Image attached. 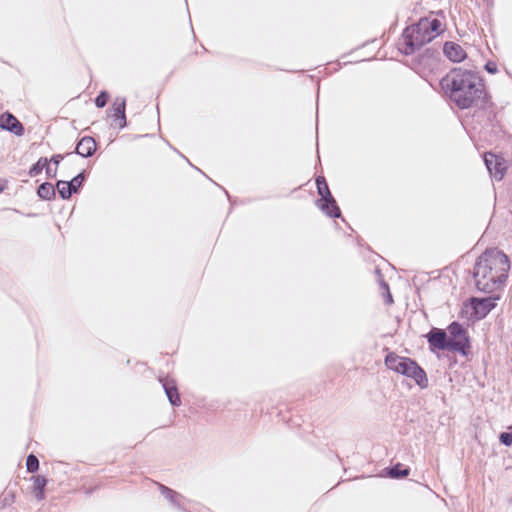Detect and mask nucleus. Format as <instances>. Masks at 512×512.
Here are the masks:
<instances>
[{
  "mask_svg": "<svg viewBox=\"0 0 512 512\" xmlns=\"http://www.w3.org/2000/svg\"><path fill=\"white\" fill-rule=\"evenodd\" d=\"M448 341L456 345L450 348V352H457L462 356H468L471 350L470 337L467 329L458 321H453L446 328Z\"/></svg>",
  "mask_w": 512,
  "mask_h": 512,
  "instance_id": "obj_4",
  "label": "nucleus"
},
{
  "mask_svg": "<svg viewBox=\"0 0 512 512\" xmlns=\"http://www.w3.org/2000/svg\"><path fill=\"white\" fill-rule=\"evenodd\" d=\"M316 186H317V192L320 196L319 198H322L324 196L331 198V192H330L328 183L324 176H318L316 178Z\"/></svg>",
  "mask_w": 512,
  "mask_h": 512,
  "instance_id": "obj_21",
  "label": "nucleus"
},
{
  "mask_svg": "<svg viewBox=\"0 0 512 512\" xmlns=\"http://www.w3.org/2000/svg\"><path fill=\"white\" fill-rule=\"evenodd\" d=\"M500 296H489L485 298H472L471 308L478 319L485 318L497 305Z\"/></svg>",
  "mask_w": 512,
  "mask_h": 512,
  "instance_id": "obj_8",
  "label": "nucleus"
},
{
  "mask_svg": "<svg viewBox=\"0 0 512 512\" xmlns=\"http://www.w3.org/2000/svg\"><path fill=\"white\" fill-rule=\"evenodd\" d=\"M86 181V173L85 171L80 172L75 177L72 178V180L67 181L69 186L71 187L73 193H78L80 189L82 188L84 182Z\"/></svg>",
  "mask_w": 512,
  "mask_h": 512,
  "instance_id": "obj_22",
  "label": "nucleus"
},
{
  "mask_svg": "<svg viewBox=\"0 0 512 512\" xmlns=\"http://www.w3.org/2000/svg\"><path fill=\"white\" fill-rule=\"evenodd\" d=\"M485 70L490 74H495L498 71L497 65L494 62H487L485 64Z\"/></svg>",
  "mask_w": 512,
  "mask_h": 512,
  "instance_id": "obj_28",
  "label": "nucleus"
},
{
  "mask_svg": "<svg viewBox=\"0 0 512 512\" xmlns=\"http://www.w3.org/2000/svg\"><path fill=\"white\" fill-rule=\"evenodd\" d=\"M316 206L330 218H338L341 216V210L332 194L331 198L324 196L317 199Z\"/></svg>",
  "mask_w": 512,
  "mask_h": 512,
  "instance_id": "obj_11",
  "label": "nucleus"
},
{
  "mask_svg": "<svg viewBox=\"0 0 512 512\" xmlns=\"http://www.w3.org/2000/svg\"><path fill=\"white\" fill-rule=\"evenodd\" d=\"M56 189L59 193L60 198L63 200H68L73 194V191H72L73 189H71V187L69 186L67 181H64V180L57 181L55 190Z\"/></svg>",
  "mask_w": 512,
  "mask_h": 512,
  "instance_id": "obj_20",
  "label": "nucleus"
},
{
  "mask_svg": "<svg viewBox=\"0 0 512 512\" xmlns=\"http://www.w3.org/2000/svg\"><path fill=\"white\" fill-rule=\"evenodd\" d=\"M27 471L34 473L39 469V460L34 454H29L26 459Z\"/></svg>",
  "mask_w": 512,
  "mask_h": 512,
  "instance_id": "obj_25",
  "label": "nucleus"
},
{
  "mask_svg": "<svg viewBox=\"0 0 512 512\" xmlns=\"http://www.w3.org/2000/svg\"><path fill=\"white\" fill-rule=\"evenodd\" d=\"M117 120H119V127L120 128L126 127V125H127L126 114H123V115L119 116V118Z\"/></svg>",
  "mask_w": 512,
  "mask_h": 512,
  "instance_id": "obj_31",
  "label": "nucleus"
},
{
  "mask_svg": "<svg viewBox=\"0 0 512 512\" xmlns=\"http://www.w3.org/2000/svg\"><path fill=\"white\" fill-rule=\"evenodd\" d=\"M64 156L61 154H55L51 157L49 160V163H53L56 167L60 164V162L63 160Z\"/></svg>",
  "mask_w": 512,
  "mask_h": 512,
  "instance_id": "obj_30",
  "label": "nucleus"
},
{
  "mask_svg": "<svg viewBox=\"0 0 512 512\" xmlns=\"http://www.w3.org/2000/svg\"><path fill=\"white\" fill-rule=\"evenodd\" d=\"M441 88L459 109H488L493 103L481 76L472 70L454 68L440 80Z\"/></svg>",
  "mask_w": 512,
  "mask_h": 512,
  "instance_id": "obj_1",
  "label": "nucleus"
},
{
  "mask_svg": "<svg viewBox=\"0 0 512 512\" xmlns=\"http://www.w3.org/2000/svg\"><path fill=\"white\" fill-rule=\"evenodd\" d=\"M398 373L406 377L412 378L416 382V384L422 389L428 387V378L425 370L422 367H420L415 360L411 358H404L403 365H401V368Z\"/></svg>",
  "mask_w": 512,
  "mask_h": 512,
  "instance_id": "obj_5",
  "label": "nucleus"
},
{
  "mask_svg": "<svg viewBox=\"0 0 512 512\" xmlns=\"http://www.w3.org/2000/svg\"><path fill=\"white\" fill-rule=\"evenodd\" d=\"M37 195L42 200L50 201L56 196L55 186L49 182H44L39 185Z\"/></svg>",
  "mask_w": 512,
  "mask_h": 512,
  "instance_id": "obj_18",
  "label": "nucleus"
},
{
  "mask_svg": "<svg viewBox=\"0 0 512 512\" xmlns=\"http://www.w3.org/2000/svg\"><path fill=\"white\" fill-rule=\"evenodd\" d=\"M33 482V493L38 501L45 498V488L47 485V478L43 475H35L31 477Z\"/></svg>",
  "mask_w": 512,
  "mask_h": 512,
  "instance_id": "obj_15",
  "label": "nucleus"
},
{
  "mask_svg": "<svg viewBox=\"0 0 512 512\" xmlns=\"http://www.w3.org/2000/svg\"><path fill=\"white\" fill-rule=\"evenodd\" d=\"M385 301L387 304L393 303V298H392V294L390 293V289L388 291H386V300Z\"/></svg>",
  "mask_w": 512,
  "mask_h": 512,
  "instance_id": "obj_32",
  "label": "nucleus"
},
{
  "mask_svg": "<svg viewBox=\"0 0 512 512\" xmlns=\"http://www.w3.org/2000/svg\"><path fill=\"white\" fill-rule=\"evenodd\" d=\"M47 164H49V160L46 157H40L39 160L30 167L28 175L30 177L39 175Z\"/></svg>",
  "mask_w": 512,
  "mask_h": 512,
  "instance_id": "obj_23",
  "label": "nucleus"
},
{
  "mask_svg": "<svg viewBox=\"0 0 512 512\" xmlns=\"http://www.w3.org/2000/svg\"><path fill=\"white\" fill-rule=\"evenodd\" d=\"M161 494L176 508L182 510L183 512H189L184 503V497L178 492L172 490L171 488L164 486L162 484L159 485Z\"/></svg>",
  "mask_w": 512,
  "mask_h": 512,
  "instance_id": "obj_14",
  "label": "nucleus"
},
{
  "mask_svg": "<svg viewBox=\"0 0 512 512\" xmlns=\"http://www.w3.org/2000/svg\"><path fill=\"white\" fill-rule=\"evenodd\" d=\"M443 53L452 62H461L466 58V52L463 48L452 41H448L444 44Z\"/></svg>",
  "mask_w": 512,
  "mask_h": 512,
  "instance_id": "obj_13",
  "label": "nucleus"
},
{
  "mask_svg": "<svg viewBox=\"0 0 512 512\" xmlns=\"http://www.w3.org/2000/svg\"><path fill=\"white\" fill-rule=\"evenodd\" d=\"M4 190V185L0 183V193Z\"/></svg>",
  "mask_w": 512,
  "mask_h": 512,
  "instance_id": "obj_34",
  "label": "nucleus"
},
{
  "mask_svg": "<svg viewBox=\"0 0 512 512\" xmlns=\"http://www.w3.org/2000/svg\"><path fill=\"white\" fill-rule=\"evenodd\" d=\"M96 148H97V144H96V141L94 140V138H92L91 136H84L78 141L74 152L67 153V155L76 153L77 155H79L81 157L89 158V157L93 156V154L96 151Z\"/></svg>",
  "mask_w": 512,
  "mask_h": 512,
  "instance_id": "obj_12",
  "label": "nucleus"
},
{
  "mask_svg": "<svg viewBox=\"0 0 512 512\" xmlns=\"http://www.w3.org/2000/svg\"><path fill=\"white\" fill-rule=\"evenodd\" d=\"M510 259L497 248L486 249L477 259L473 268L476 288L484 293L500 289L508 278Z\"/></svg>",
  "mask_w": 512,
  "mask_h": 512,
  "instance_id": "obj_2",
  "label": "nucleus"
},
{
  "mask_svg": "<svg viewBox=\"0 0 512 512\" xmlns=\"http://www.w3.org/2000/svg\"><path fill=\"white\" fill-rule=\"evenodd\" d=\"M499 441L504 446H511L512 445V433L511 432H502L499 435Z\"/></svg>",
  "mask_w": 512,
  "mask_h": 512,
  "instance_id": "obj_27",
  "label": "nucleus"
},
{
  "mask_svg": "<svg viewBox=\"0 0 512 512\" xmlns=\"http://www.w3.org/2000/svg\"><path fill=\"white\" fill-rule=\"evenodd\" d=\"M405 357H401L394 352H390L385 357V365L388 369L399 372L401 365H403Z\"/></svg>",
  "mask_w": 512,
  "mask_h": 512,
  "instance_id": "obj_19",
  "label": "nucleus"
},
{
  "mask_svg": "<svg viewBox=\"0 0 512 512\" xmlns=\"http://www.w3.org/2000/svg\"><path fill=\"white\" fill-rule=\"evenodd\" d=\"M159 381L162 384V387L169 400V403L174 407L180 406L181 399L175 380L168 377H160Z\"/></svg>",
  "mask_w": 512,
  "mask_h": 512,
  "instance_id": "obj_10",
  "label": "nucleus"
},
{
  "mask_svg": "<svg viewBox=\"0 0 512 512\" xmlns=\"http://www.w3.org/2000/svg\"><path fill=\"white\" fill-rule=\"evenodd\" d=\"M434 38L435 35H429L424 27L420 28L418 21L404 29L402 33L403 47L400 50L405 55H411Z\"/></svg>",
  "mask_w": 512,
  "mask_h": 512,
  "instance_id": "obj_3",
  "label": "nucleus"
},
{
  "mask_svg": "<svg viewBox=\"0 0 512 512\" xmlns=\"http://www.w3.org/2000/svg\"><path fill=\"white\" fill-rule=\"evenodd\" d=\"M380 286H381V288H382L383 290H385V291H388V290H389V285H388V283H387L385 280H383V279H381V280H380Z\"/></svg>",
  "mask_w": 512,
  "mask_h": 512,
  "instance_id": "obj_33",
  "label": "nucleus"
},
{
  "mask_svg": "<svg viewBox=\"0 0 512 512\" xmlns=\"http://www.w3.org/2000/svg\"><path fill=\"white\" fill-rule=\"evenodd\" d=\"M419 26L424 27V29L429 33V35H435V37L440 33L441 22L438 19L429 20L427 18H421L419 20Z\"/></svg>",
  "mask_w": 512,
  "mask_h": 512,
  "instance_id": "obj_17",
  "label": "nucleus"
},
{
  "mask_svg": "<svg viewBox=\"0 0 512 512\" xmlns=\"http://www.w3.org/2000/svg\"><path fill=\"white\" fill-rule=\"evenodd\" d=\"M45 172H46V175L48 178H54L56 177V174H57V168H54L52 169L49 164H47V166H45Z\"/></svg>",
  "mask_w": 512,
  "mask_h": 512,
  "instance_id": "obj_29",
  "label": "nucleus"
},
{
  "mask_svg": "<svg viewBox=\"0 0 512 512\" xmlns=\"http://www.w3.org/2000/svg\"><path fill=\"white\" fill-rule=\"evenodd\" d=\"M0 128L16 136H22L25 132L23 124L10 112L0 115Z\"/></svg>",
  "mask_w": 512,
  "mask_h": 512,
  "instance_id": "obj_9",
  "label": "nucleus"
},
{
  "mask_svg": "<svg viewBox=\"0 0 512 512\" xmlns=\"http://www.w3.org/2000/svg\"><path fill=\"white\" fill-rule=\"evenodd\" d=\"M376 272L379 276H381V273H380V270L379 269H376Z\"/></svg>",
  "mask_w": 512,
  "mask_h": 512,
  "instance_id": "obj_35",
  "label": "nucleus"
},
{
  "mask_svg": "<svg viewBox=\"0 0 512 512\" xmlns=\"http://www.w3.org/2000/svg\"><path fill=\"white\" fill-rule=\"evenodd\" d=\"M484 163L490 174L496 181H501L507 171L506 160L501 155H496L492 152L484 154Z\"/></svg>",
  "mask_w": 512,
  "mask_h": 512,
  "instance_id": "obj_7",
  "label": "nucleus"
},
{
  "mask_svg": "<svg viewBox=\"0 0 512 512\" xmlns=\"http://www.w3.org/2000/svg\"><path fill=\"white\" fill-rule=\"evenodd\" d=\"M114 114L113 117L118 119L119 116L125 114L126 110V99L123 97H117L113 104Z\"/></svg>",
  "mask_w": 512,
  "mask_h": 512,
  "instance_id": "obj_24",
  "label": "nucleus"
},
{
  "mask_svg": "<svg viewBox=\"0 0 512 512\" xmlns=\"http://www.w3.org/2000/svg\"><path fill=\"white\" fill-rule=\"evenodd\" d=\"M425 337L429 345V350L433 353L440 350L450 351V348L456 347V345L449 343L446 329L433 327Z\"/></svg>",
  "mask_w": 512,
  "mask_h": 512,
  "instance_id": "obj_6",
  "label": "nucleus"
},
{
  "mask_svg": "<svg viewBox=\"0 0 512 512\" xmlns=\"http://www.w3.org/2000/svg\"><path fill=\"white\" fill-rule=\"evenodd\" d=\"M386 475L392 479H402L409 475L410 468L404 467L403 464L397 463L385 469Z\"/></svg>",
  "mask_w": 512,
  "mask_h": 512,
  "instance_id": "obj_16",
  "label": "nucleus"
},
{
  "mask_svg": "<svg viewBox=\"0 0 512 512\" xmlns=\"http://www.w3.org/2000/svg\"><path fill=\"white\" fill-rule=\"evenodd\" d=\"M109 93L105 90L101 91L98 96L95 98V105L98 108H103L106 106L108 100H109Z\"/></svg>",
  "mask_w": 512,
  "mask_h": 512,
  "instance_id": "obj_26",
  "label": "nucleus"
}]
</instances>
